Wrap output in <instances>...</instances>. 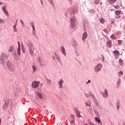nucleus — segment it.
Returning <instances> with one entry per match:
<instances>
[{
	"mask_svg": "<svg viewBox=\"0 0 125 125\" xmlns=\"http://www.w3.org/2000/svg\"><path fill=\"white\" fill-rule=\"evenodd\" d=\"M26 44L29 48L30 55H31V56H34V54H35V47L34 46V45L29 41L26 42Z\"/></svg>",
	"mask_w": 125,
	"mask_h": 125,
	"instance_id": "obj_1",
	"label": "nucleus"
},
{
	"mask_svg": "<svg viewBox=\"0 0 125 125\" xmlns=\"http://www.w3.org/2000/svg\"><path fill=\"white\" fill-rule=\"evenodd\" d=\"M8 58V56L6 53L3 52L1 54L0 56V63L2 65H4L5 62L7 60Z\"/></svg>",
	"mask_w": 125,
	"mask_h": 125,
	"instance_id": "obj_2",
	"label": "nucleus"
},
{
	"mask_svg": "<svg viewBox=\"0 0 125 125\" xmlns=\"http://www.w3.org/2000/svg\"><path fill=\"white\" fill-rule=\"evenodd\" d=\"M77 11H78V9L75 6L71 7L67 9V12L69 15H73V14L76 13Z\"/></svg>",
	"mask_w": 125,
	"mask_h": 125,
	"instance_id": "obj_3",
	"label": "nucleus"
},
{
	"mask_svg": "<svg viewBox=\"0 0 125 125\" xmlns=\"http://www.w3.org/2000/svg\"><path fill=\"white\" fill-rule=\"evenodd\" d=\"M103 65L102 63H98L94 67V71L95 73H99L101 71Z\"/></svg>",
	"mask_w": 125,
	"mask_h": 125,
	"instance_id": "obj_4",
	"label": "nucleus"
},
{
	"mask_svg": "<svg viewBox=\"0 0 125 125\" xmlns=\"http://www.w3.org/2000/svg\"><path fill=\"white\" fill-rule=\"evenodd\" d=\"M40 83H41V82H40V81H34L32 82V87H33V88H37V87H39Z\"/></svg>",
	"mask_w": 125,
	"mask_h": 125,
	"instance_id": "obj_5",
	"label": "nucleus"
},
{
	"mask_svg": "<svg viewBox=\"0 0 125 125\" xmlns=\"http://www.w3.org/2000/svg\"><path fill=\"white\" fill-rule=\"evenodd\" d=\"M7 65L8 66V68L9 69V70H10V71L11 72H14L15 71V68H14V66H13V64H11L8 62H7Z\"/></svg>",
	"mask_w": 125,
	"mask_h": 125,
	"instance_id": "obj_6",
	"label": "nucleus"
},
{
	"mask_svg": "<svg viewBox=\"0 0 125 125\" xmlns=\"http://www.w3.org/2000/svg\"><path fill=\"white\" fill-rule=\"evenodd\" d=\"M10 101V99H7L4 103V104L3 105V110L5 111L8 107V104H9V102Z\"/></svg>",
	"mask_w": 125,
	"mask_h": 125,
	"instance_id": "obj_7",
	"label": "nucleus"
},
{
	"mask_svg": "<svg viewBox=\"0 0 125 125\" xmlns=\"http://www.w3.org/2000/svg\"><path fill=\"white\" fill-rule=\"evenodd\" d=\"M76 22V18L75 17H72L70 18V22L72 24L73 28L76 26L75 24Z\"/></svg>",
	"mask_w": 125,
	"mask_h": 125,
	"instance_id": "obj_8",
	"label": "nucleus"
},
{
	"mask_svg": "<svg viewBox=\"0 0 125 125\" xmlns=\"http://www.w3.org/2000/svg\"><path fill=\"white\" fill-rule=\"evenodd\" d=\"M102 96L104 98H108L109 95L108 94V90L104 89V92H102Z\"/></svg>",
	"mask_w": 125,
	"mask_h": 125,
	"instance_id": "obj_9",
	"label": "nucleus"
},
{
	"mask_svg": "<svg viewBox=\"0 0 125 125\" xmlns=\"http://www.w3.org/2000/svg\"><path fill=\"white\" fill-rule=\"evenodd\" d=\"M61 51L64 55V56H66V55H67V53H66V50H65V48L64 47V46H62L61 47Z\"/></svg>",
	"mask_w": 125,
	"mask_h": 125,
	"instance_id": "obj_10",
	"label": "nucleus"
},
{
	"mask_svg": "<svg viewBox=\"0 0 125 125\" xmlns=\"http://www.w3.org/2000/svg\"><path fill=\"white\" fill-rule=\"evenodd\" d=\"M18 48L17 53L19 55H21V48H20V42H18Z\"/></svg>",
	"mask_w": 125,
	"mask_h": 125,
	"instance_id": "obj_11",
	"label": "nucleus"
},
{
	"mask_svg": "<svg viewBox=\"0 0 125 125\" xmlns=\"http://www.w3.org/2000/svg\"><path fill=\"white\" fill-rule=\"evenodd\" d=\"M87 38V33L86 32H84L82 36V40L83 41H85V39Z\"/></svg>",
	"mask_w": 125,
	"mask_h": 125,
	"instance_id": "obj_12",
	"label": "nucleus"
},
{
	"mask_svg": "<svg viewBox=\"0 0 125 125\" xmlns=\"http://www.w3.org/2000/svg\"><path fill=\"white\" fill-rule=\"evenodd\" d=\"M2 10L3 12H4V14L6 15V16H8V12H7V11H6V9H5V5H4L2 7Z\"/></svg>",
	"mask_w": 125,
	"mask_h": 125,
	"instance_id": "obj_13",
	"label": "nucleus"
},
{
	"mask_svg": "<svg viewBox=\"0 0 125 125\" xmlns=\"http://www.w3.org/2000/svg\"><path fill=\"white\" fill-rule=\"evenodd\" d=\"M121 103L120 102V100H118L116 102V108L117 110L119 111L120 110V106Z\"/></svg>",
	"mask_w": 125,
	"mask_h": 125,
	"instance_id": "obj_14",
	"label": "nucleus"
},
{
	"mask_svg": "<svg viewBox=\"0 0 125 125\" xmlns=\"http://www.w3.org/2000/svg\"><path fill=\"white\" fill-rule=\"evenodd\" d=\"M121 86V79H119L116 83V87L119 88Z\"/></svg>",
	"mask_w": 125,
	"mask_h": 125,
	"instance_id": "obj_15",
	"label": "nucleus"
},
{
	"mask_svg": "<svg viewBox=\"0 0 125 125\" xmlns=\"http://www.w3.org/2000/svg\"><path fill=\"white\" fill-rule=\"evenodd\" d=\"M86 107H90L91 106V104L90 103V101L89 100L87 101L85 103Z\"/></svg>",
	"mask_w": 125,
	"mask_h": 125,
	"instance_id": "obj_16",
	"label": "nucleus"
},
{
	"mask_svg": "<svg viewBox=\"0 0 125 125\" xmlns=\"http://www.w3.org/2000/svg\"><path fill=\"white\" fill-rule=\"evenodd\" d=\"M107 1L110 4H113V3H115L117 1V0H108Z\"/></svg>",
	"mask_w": 125,
	"mask_h": 125,
	"instance_id": "obj_17",
	"label": "nucleus"
},
{
	"mask_svg": "<svg viewBox=\"0 0 125 125\" xmlns=\"http://www.w3.org/2000/svg\"><path fill=\"white\" fill-rule=\"evenodd\" d=\"M113 54H115L116 56H119V54H120V52L118 50H114L113 52Z\"/></svg>",
	"mask_w": 125,
	"mask_h": 125,
	"instance_id": "obj_18",
	"label": "nucleus"
},
{
	"mask_svg": "<svg viewBox=\"0 0 125 125\" xmlns=\"http://www.w3.org/2000/svg\"><path fill=\"white\" fill-rule=\"evenodd\" d=\"M32 73H35L37 71V67L35 65H32Z\"/></svg>",
	"mask_w": 125,
	"mask_h": 125,
	"instance_id": "obj_19",
	"label": "nucleus"
},
{
	"mask_svg": "<svg viewBox=\"0 0 125 125\" xmlns=\"http://www.w3.org/2000/svg\"><path fill=\"white\" fill-rule=\"evenodd\" d=\"M107 45L108 47H111L112 46V42L111 41H109L107 42Z\"/></svg>",
	"mask_w": 125,
	"mask_h": 125,
	"instance_id": "obj_20",
	"label": "nucleus"
},
{
	"mask_svg": "<svg viewBox=\"0 0 125 125\" xmlns=\"http://www.w3.org/2000/svg\"><path fill=\"white\" fill-rule=\"evenodd\" d=\"M92 100L94 104H95L96 105H97V104H98V101H97V100H96V98H94L93 99H92Z\"/></svg>",
	"mask_w": 125,
	"mask_h": 125,
	"instance_id": "obj_21",
	"label": "nucleus"
},
{
	"mask_svg": "<svg viewBox=\"0 0 125 125\" xmlns=\"http://www.w3.org/2000/svg\"><path fill=\"white\" fill-rule=\"evenodd\" d=\"M13 46L11 45L10 47L8 49V52H12V51H13Z\"/></svg>",
	"mask_w": 125,
	"mask_h": 125,
	"instance_id": "obj_22",
	"label": "nucleus"
},
{
	"mask_svg": "<svg viewBox=\"0 0 125 125\" xmlns=\"http://www.w3.org/2000/svg\"><path fill=\"white\" fill-rule=\"evenodd\" d=\"M59 83V85H61L64 83V81H63V79H60V81H58Z\"/></svg>",
	"mask_w": 125,
	"mask_h": 125,
	"instance_id": "obj_23",
	"label": "nucleus"
},
{
	"mask_svg": "<svg viewBox=\"0 0 125 125\" xmlns=\"http://www.w3.org/2000/svg\"><path fill=\"white\" fill-rule=\"evenodd\" d=\"M49 1V3L52 5V6H53L54 5V3H53V0H48Z\"/></svg>",
	"mask_w": 125,
	"mask_h": 125,
	"instance_id": "obj_24",
	"label": "nucleus"
},
{
	"mask_svg": "<svg viewBox=\"0 0 125 125\" xmlns=\"http://www.w3.org/2000/svg\"><path fill=\"white\" fill-rule=\"evenodd\" d=\"M55 57L57 59L58 61H59V62L61 61V60L60 59V57H59V56H58V55L55 54Z\"/></svg>",
	"mask_w": 125,
	"mask_h": 125,
	"instance_id": "obj_25",
	"label": "nucleus"
},
{
	"mask_svg": "<svg viewBox=\"0 0 125 125\" xmlns=\"http://www.w3.org/2000/svg\"><path fill=\"white\" fill-rule=\"evenodd\" d=\"M37 94L40 99H42V94L40 93L39 92H37Z\"/></svg>",
	"mask_w": 125,
	"mask_h": 125,
	"instance_id": "obj_26",
	"label": "nucleus"
},
{
	"mask_svg": "<svg viewBox=\"0 0 125 125\" xmlns=\"http://www.w3.org/2000/svg\"><path fill=\"white\" fill-rule=\"evenodd\" d=\"M95 120L96 122H98V123H101V121H100V119H99L98 117H95Z\"/></svg>",
	"mask_w": 125,
	"mask_h": 125,
	"instance_id": "obj_27",
	"label": "nucleus"
},
{
	"mask_svg": "<svg viewBox=\"0 0 125 125\" xmlns=\"http://www.w3.org/2000/svg\"><path fill=\"white\" fill-rule=\"evenodd\" d=\"M111 39H112V40H116L117 39V37H116V36H115L114 34H112L111 36H110Z\"/></svg>",
	"mask_w": 125,
	"mask_h": 125,
	"instance_id": "obj_28",
	"label": "nucleus"
},
{
	"mask_svg": "<svg viewBox=\"0 0 125 125\" xmlns=\"http://www.w3.org/2000/svg\"><path fill=\"white\" fill-rule=\"evenodd\" d=\"M118 75L119 77H121V76H123L124 75V72H123V71H120L118 73Z\"/></svg>",
	"mask_w": 125,
	"mask_h": 125,
	"instance_id": "obj_29",
	"label": "nucleus"
},
{
	"mask_svg": "<svg viewBox=\"0 0 125 125\" xmlns=\"http://www.w3.org/2000/svg\"><path fill=\"white\" fill-rule=\"evenodd\" d=\"M121 11L118 10V11H115V13L116 15H120L121 14Z\"/></svg>",
	"mask_w": 125,
	"mask_h": 125,
	"instance_id": "obj_30",
	"label": "nucleus"
},
{
	"mask_svg": "<svg viewBox=\"0 0 125 125\" xmlns=\"http://www.w3.org/2000/svg\"><path fill=\"white\" fill-rule=\"evenodd\" d=\"M76 115L77 117H78L79 118H80V117H82V116H81L80 115V111H76Z\"/></svg>",
	"mask_w": 125,
	"mask_h": 125,
	"instance_id": "obj_31",
	"label": "nucleus"
},
{
	"mask_svg": "<svg viewBox=\"0 0 125 125\" xmlns=\"http://www.w3.org/2000/svg\"><path fill=\"white\" fill-rule=\"evenodd\" d=\"M89 94L90 95V96H91V97H92V99H93L94 98H95V97H94V95H93V94H92L91 92H89Z\"/></svg>",
	"mask_w": 125,
	"mask_h": 125,
	"instance_id": "obj_32",
	"label": "nucleus"
},
{
	"mask_svg": "<svg viewBox=\"0 0 125 125\" xmlns=\"http://www.w3.org/2000/svg\"><path fill=\"white\" fill-rule=\"evenodd\" d=\"M46 82H47V84H50L51 83V81L49 79H46Z\"/></svg>",
	"mask_w": 125,
	"mask_h": 125,
	"instance_id": "obj_33",
	"label": "nucleus"
},
{
	"mask_svg": "<svg viewBox=\"0 0 125 125\" xmlns=\"http://www.w3.org/2000/svg\"><path fill=\"white\" fill-rule=\"evenodd\" d=\"M96 106H97V107L100 109V110H102L103 108L102 106L99 104H96Z\"/></svg>",
	"mask_w": 125,
	"mask_h": 125,
	"instance_id": "obj_34",
	"label": "nucleus"
},
{
	"mask_svg": "<svg viewBox=\"0 0 125 125\" xmlns=\"http://www.w3.org/2000/svg\"><path fill=\"white\" fill-rule=\"evenodd\" d=\"M75 54H76V56H77V57H78V56H80V54L79 53V52H78V50H76L75 51Z\"/></svg>",
	"mask_w": 125,
	"mask_h": 125,
	"instance_id": "obj_35",
	"label": "nucleus"
},
{
	"mask_svg": "<svg viewBox=\"0 0 125 125\" xmlns=\"http://www.w3.org/2000/svg\"><path fill=\"white\" fill-rule=\"evenodd\" d=\"M16 24H15V25H14V26H13V28H14V32H17V29L16 28Z\"/></svg>",
	"mask_w": 125,
	"mask_h": 125,
	"instance_id": "obj_36",
	"label": "nucleus"
},
{
	"mask_svg": "<svg viewBox=\"0 0 125 125\" xmlns=\"http://www.w3.org/2000/svg\"><path fill=\"white\" fill-rule=\"evenodd\" d=\"M21 50L23 53H25V47L23 45L21 46Z\"/></svg>",
	"mask_w": 125,
	"mask_h": 125,
	"instance_id": "obj_37",
	"label": "nucleus"
},
{
	"mask_svg": "<svg viewBox=\"0 0 125 125\" xmlns=\"http://www.w3.org/2000/svg\"><path fill=\"white\" fill-rule=\"evenodd\" d=\"M89 12H90V13H94L95 11H94V9H91L89 11Z\"/></svg>",
	"mask_w": 125,
	"mask_h": 125,
	"instance_id": "obj_38",
	"label": "nucleus"
},
{
	"mask_svg": "<svg viewBox=\"0 0 125 125\" xmlns=\"http://www.w3.org/2000/svg\"><path fill=\"white\" fill-rule=\"evenodd\" d=\"M21 23L22 27H24L25 26V23H24V22H23V21H22V20H21Z\"/></svg>",
	"mask_w": 125,
	"mask_h": 125,
	"instance_id": "obj_39",
	"label": "nucleus"
},
{
	"mask_svg": "<svg viewBox=\"0 0 125 125\" xmlns=\"http://www.w3.org/2000/svg\"><path fill=\"white\" fill-rule=\"evenodd\" d=\"M94 3H95V4H99V1L98 0H95Z\"/></svg>",
	"mask_w": 125,
	"mask_h": 125,
	"instance_id": "obj_40",
	"label": "nucleus"
},
{
	"mask_svg": "<svg viewBox=\"0 0 125 125\" xmlns=\"http://www.w3.org/2000/svg\"><path fill=\"white\" fill-rule=\"evenodd\" d=\"M42 58L41 57H40L38 59V62L39 63H41L42 62Z\"/></svg>",
	"mask_w": 125,
	"mask_h": 125,
	"instance_id": "obj_41",
	"label": "nucleus"
},
{
	"mask_svg": "<svg viewBox=\"0 0 125 125\" xmlns=\"http://www.w3.org/2000/svg\"><path fill=\"white\" fill-rule=\"evenodd\" d=\"M94 112L95 115H96V116H97L98 117V116H99V113L97 112V111H95L94 110Z\"/></svg>",
	"mask_w": 125,
	"mask_h": 125,
	"instance_id": "obj_42",
	"label": "nucleus"
},
{
	"mask_svg": "<svg viewBox=\"0 0 125 125\" xmlns=\"http://www.w3.org/2000/svg\"><path fill=\"white\" fill-rule=\"evenodd\" d=\"M32 35H33V36L36 35V30H32Z\"/></svg>",
	"mask_w": 125,
	"mask_h": 125,
	"instance_id": "obj_43",
	"label": "nucleus"
},
{
	"mask_svg": "<svg viewBox=\"0 0 125 125\" xmlns=\"http://www.w3.org/2000/svg\"><path fill=\"white\" fill-rule=\"evenodd\" d=\"M100 21H101V23H104V22H105V21L104 20V19H101V20H100Z\"/></svg>",
	"mask_w": 125,
	"mask_h": 125,
	"instance_id": "obj_44",
	"label": "nucleus"
},
{
	"mask_svg": "<svg viewBox=\"0 0 125 125\" xmlns=\"http://www.w3.org/2000/svg\"><path fill=\"white\" fill-rule=\"evenodd\" d=\"M69 3H70V4H72L73 3V1H72V0H67Z\"/></svg>",
	"mask_w": 125,
	"mask_h": 125,
	"instance_id": "obj_45",
	"label": "nucleus"
},
{
	"mask_svg": "<svg viewBox=\"0 0 125 125\" xmlns=\"http://www.w3.org/2000/svg\"><path fill=\"white\" fill-rule=\"evenodd\" d=\"M102 61H103V62H104V61H105V58L104 57V56H102Z\"/></svg>",
	"mask_w": 125,
	"mask_h": 125,
	"instance_id": "obj_46",
	"label": "nucleus"
},
{
	"mask_svg": "<svg viewBox=\"0 0 125 125\" xmlns=\"http://www.w3.org/2000/svg\"><path fill=\"white\" fill-rule=\"evenodd\" d=\"M118 44L120 45V44H122V41L121 40H118Z\"/></svg>",
	"mask_w": 125,
	"mask_h": 125,
	"instance_id": "obj_47",
	"label": "nucleus"
},
{
	"mask_svg": "<svg viewBox=\"0 0 125 125\" xmlns=\"http://www.w3.org/2000/svg\"><path fill=\"white\" fill-rule=\"evenodd\" d=\"M31 27H35V24H34L33 21L31 22Z\"/></svg>",
	"mask_w": 125,
	"mask_h": 125,
	"instance_id": "obj_48",
	"label": "nucleus"
},
{
	"mask_svg": "<svg viewBox=\"0 0 125 125\" xmlns=\"http://www.w3.org/2000/svg\"><path fill=\"white\" fill-rule=\"evenodd\" d=\"M64 16H65V17H68V13L67 12H65L64 13Z\"/></svg>",
	"mask_w": 125,
	"mask_h": 125,
	"instance_id": "obj_49",
	"label": "nucleus"
},
{
	"mask_svg": "<svg viewBox=\"0 0 125 125\" xmlns=\"http://www.w3.org/2000/svg\"><path fill=\"white\" fill-rule=\"evenodd\" d=\"M39 64L41 65V66H42V67H44V64L42 63V62H40Z\"/></svg>",
	"mask_w": 125,
	"mask_h": 125,
	"instance_id": "obj_50",
	"label": "nucleus"
},
{
	"mask_svg": "<svg viewBox=\"0 0 125 125\" xmlns=\"http://www.w3.org/2000/svg\"><path fill=\"white\" fill-rule=\"evenodd\" d=\"M0 23H4L3 20L0 18Z\"/></svg>",
	"mask_w": 125,
	"mask_h": 125,
	"instance_id": "obj_51",
	"label": "nucleus"
},
{
	"mask_svg": "<svg viewBox=\"0 0 125 125\" xmlns=\"http://www.w3.org/2000/svg\"><path fill=\"white\" fill-rule=\"evenodd\" d=\"M116 19H120L121 18V16H118L116 17Z\"/></svg>",
	"mask_w": 125,
	"mask_h": 125,
	"instance_id": "obj_52",
	"label": "nucleus"
},
{
	"mask_svg": "<svg viewBox=\"0 0 125 125\" xmlns=\"http://www.w3.org/2000/svg\"><path fill=\"white\" fill-rule=\"evenodd\" d=\"M122 62H123V60H122V59H120L119 60V63H122Z\"/></svg>",
	"mask_w": 125,
	"mask_h": 125,
	"instance_id": "obj_53",
	"label": "nucleus"
},
{
	"mask_svg": "<svg viewBox=\"0 0 125 125\" xmlns=\"http://www.w3.org/2000/svg\"><path fill=\"white\" fill-rule=\"evenodd\" d=\"M120 66H123V65H124V62H120Z\"/></svg>",
	"mask_w": 125,
	"mask_h": 125,
	"instance_id": "obj_54",
	"label": "nucleus"
},
{
	"mask_svg": "<svg viewBox=\"0 0 125 125\" xmlns=\"http://www.w3.org/2000/svg\"><path fill=\"white\" fill-rule=\"evenodd\" d=\"M86 83H90V80H89L88 82Z\"/></svg>",
	"mask_w": 125,
	"mask_h": 125,
	"instance_id": "obj_55",
	"label": "nucleus"
},
{
	"mask_svg": "<svg viewBox=\"0 0 125 125\" xmlns=\"http://www.w3.org/2000/svg\"><path fill=\"white\" fill-rule=\"evenodd\" d=\"M32 28H33L32 31L36 30V28H35V26H33Z\"/></svg>",
	"mask_w": 125,
	"mask_h": 125,
	"instance_id": "obj_56",
	"label": "nucleus"
},
{
	"mask_svg": "<svg viewBox=\"0 0 125 125\" xmlns=\"http://www.w3.org/2000/svg\"><path fill=\"white\" fill-rule=\"evenodd\" d=\"M71 125H72L74 124V120H71Z\"/></svg>",
	"mask_w": 125,
	"mask_h": 125,
	"instance_id": "obj_57",
	"label": "nucleus"
},
{
	"mask_svg": "<svg viewBox=\"0 0 125 125\" xmlns=\"http://www.w3.org/2000/svg\"><path fill=\"white\" fill-rule=\"evenodd\" d=\"M40 1L42 4H43V2L42 1V0H40Z\"/></svg>",
	"mask_w": 125,
	"mask_h": 125,
	"instance_id": "obj_58",
	"label": "nucleus"
},
{
	"mask_svg": "<svg viewBox=\"0 0 125 125\" xmlns=\"http://www.w3.org/2000/svg\"><path fill=\"white\" fill-rule=\"evenodd\" d=\"M60 85V88H62L63 87V86L62 85Z\"/></svg>",
	"mask_w": 125,
	"mask_h": 125,
	"instance_id": "obj_59",
	"label": "nucleus"
},
{
	"mask_svg": "<svg viewBox=\"0 0 125 125\" xmlns=\"http://www.w3.org/2000/svg\"><path fill=\"white\" fill-rule=\"evenodd\" d=\"M85 95L86 97H88V95H87V94L85 93Z\"/></svg>",
	"mask_w": 125,
	"mask_h": 125,
	"instance_id": "obj_60",
	"label": "nucleus"
},
{
	"mask_svg": "<svg viewBox=\"0 0 125 125\" xmlns=\"http://www.w3.org/2000/svg\"><path fill=\"white\" fill-rule=\"evenodd\" d=\"M3 4V3L0 2V5H2Z\"/></svg>",
	"mask_w": 125,
	"mask_h": 125,
	"instance_id": "obj_61",
	"label": "nucleus"
},
{
	"mask_svg": "<svg viewBox=\"0 0 125 125\" xmlns=\"http://www.w3.org/2000/svg\"><path fill=\"white\" fill-rule=\"evenodd\" d=\"M17 22H18V21L17 20L16 21V25H17Z\"/></svg>",
	"mask_w": 125,
	"mask_h": 125,
	"instance_id": "obj_62",
	"label": "nucleus"
},
{
	"mask_svg": "<svg viewBox=\"0 0 125 125\" xmlns=\"http://www.w3.org/2000/svg\"><path fill=\"white\" fill-rule=\"evenodd\" d=\"M72 118H73V120H74V116L71 115Z\"/></svg>",
	"mask_w": 125,
	"mask_h": 125,
	"instance_id": "obj_63",
	"label": "nucleus"
},
{
	"mask_svg": "<svg viewBox=\"0 0 125 125\" xmlns=\"http://www.w3.org/2000/svg\"><path fill=\"white\" fill-rule=\"evenodd\" d=\"M55 59V57L53 56V60Z\"/></svg>",
	"mask_w": 125,
	"mask_h": 125,
	"instance_id": "obj_64",
	"label": "nucleus"
}]
</instances>
